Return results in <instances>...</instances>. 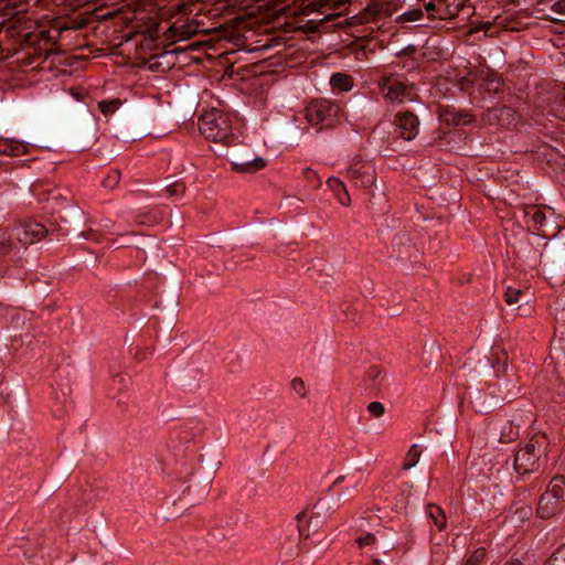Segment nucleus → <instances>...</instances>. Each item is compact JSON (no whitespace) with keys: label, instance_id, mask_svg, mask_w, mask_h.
I'll list each match as a JSON object with an SVG mask.
<instances>
[{"label":"nucleus","instance_id":"obj_1","mask_svg":"<svg viewBox=\"0 0 565 565\" xmlns=\"http://www.w3.org/2000/svg\"><path fill=\"white\" fill-rule=\"evenodd\" d=\"M0 10L7 17L0 23V31H4L9 41L6 49L8 55H21L17 61L28 66L42 64L52 53L54 43L49 31L38 29L33 20L20 15L28 10V3L23 0H6Z\"/></svg>","mask_w":565,"mask_h":565},{"label":"nucleus","instance_id":"obj_2","mask_svg":"<svg viewBox=\"0 0 565 565\" xmlns=\"http://www.w3.org/2000/svg\"><path fill=\"white\" fill-rule=\"evenodd\" d=\"M49 231L36 221L26 220L14 226L10 234L0 228V275L3 268L21 258V249L43 238Z\"/></svg>","mask_w":565,"mask_h":565},{"label":"nucleus","instance_id":"obj_3","mask_svg":"<svg viewBox=\"0 0 565 565\" xmlns=\"http://www.w3.org/2000/svg\"><path fill=\"white\" fill-rule=\"evenodd\" d=\"M199 129L201 134L213 142H222L227 147L237 146L238 137L232 132L231 119L227 115L211 110L200 117Z\"/></svg>","mask_w":565,"mask_h":565},{"label":"nucleus","instance_id":"obj_4","mask_svg":"<svg viewBox=\"0 0 565 565\" xmlns=\"http://www.w3.org/2000/svg\"><path fill=\"white\" fill-rule=\"evenodd\" d=\"M546 444V436L533 437L523 448L514 455L513 467L521 476L530 475L539 470L543 446Z\"/></svg>","mask_w":565,"mask_h":565},{"label":"nucleus","instance_id":"obj_5","mask_svg":"<svg viewBox=\"0 0 565 565\" xmlns=\"http://www.w3.org/2000/svg\"><path fill=\"white\" fill-rule=\"evenodd\" d=\"M339 110V106L328 99H315L306 108V118L311 125L330 127Z\"/></svg>","mask_w":565,"mask_h":565},{"label":"nucleus","instance_id":"obj_6","mask_svg":"<svg viewBox=\"0 0 565 565\" xmlns=\"http://www.w3.org/2000/svg\"><path fill=\"white\" fill-rule=\"evenodd\" d=\"M230 157L232 170L237 173H254L266 166L265 160L256 157L249 149L244 153L238 149H234L231 151Z\"/></svg>","mask_w":565,"mask_h":565},{"label":"nucleus","instance_id":"obj_7","mask_svg":"<svg viewBox=\"0 0 565 565\" xmlns=\"http://www.w3.org/2000/svg\"><path fill=\"white\" fill-rule=\"evenodd\" d=\"M315 11V2L308 0H285V33L301 28L298 18Z\"/></svg>","mask_w":565,"mask_h":565},{"label":"nucleus","instance_id":"obj_8","mask_svg":"<svg viewBox=\"0 0 565 565\" xmlns=\"http://www.w3.org/2000/svg\"><path fill=\"white\" fill-rule=\"evenodd\" d=\"M399 137L411 141L418 135L419 120L412 111H402L395 116L394 120Z\"/></svg>","mask_w":565,"mask_h":565},{"label":"nucleus","instance_id":"obj_9","mask_svg":"<svg viewBox=\"0 0 565 565\" xmlns=\"http://www.w3.org/2000/svg\"><path fill=\"white\" fill-rule=\"evenodd\" d=\"M348 175L358 188L367 189L375 181L374 169L366 163L355 162L349 170Z\"/></svg>","mask_w":565,"mask_h":565},{"label":"nucleus","instance_id":"obj_10","mask_svg":"<svg viewBox=\"0 0 565 565\" xmlns=\"http://www.w3.org/2000/svg\"><path fill=\"white\" fill-rule=\"evenodd\" d=\"M564 505L565 502L556 499L551 493L544 492L540 498L536 512L541 519L547 520L561 512Z\"/></svg>","mask_w":565,"mask_h":565},{"label":"nucleus","instance_id":"obj_11","mask_svg":"<svg viewBox=\"0 0 565 565\" xmlns=\"http://www.w3.org/2000/svg\"><path fill=\"white\" fill-rule=\"evenodd\" d=\"M439 116L445 124L452 126L468 125L473 120V116L469 111L457 110L449 106L440 108Z\"/></svg>","mask_w":565,"mask_h":565},{"label":"nucleus","instance_id":"obj_12","mask_svg":"<svg viewBox=\"0 0 565 565\" xmlns=\"http://www.w3.org/2000/svg\"><path fill=\"white\" fill-rule=\"evenodd\" d=\"M29 143L14 138L0 137V153L4 156L19 157L28 152Z\"/></svg>","mask_w":565,"mask_h":565},{"label":"nucleus","instance_id":"obj_13","mask_svg":"<svg viewBox=\"0 0 565 565\" xmlns=\"http://www.w3.org/2000/svg\"><path fill=\"white\" fill-rule=\"evenodd\" d=\"M525 217L530 218L537 235L546 237L547 234L544 230L546 224V213L543 209L536 205H530L524 209Z\"/></svg>","mask_w":565,"mask_h":565},{"label":"nucleus","instance_id":"obj_14","mask_svg":"<svg viewBox=\"0 0 565 565\" xmlns=\"http://www.w3.org/2000/svg\"><path fill=\"white\" fill-rule=\"evenodd\" d=\"M394 8L390 2H371L365 8V13L371 15L373 20H380L385 18H391L394 13Z\"/></svg>","mask_w":565,"mask_h":565},{"label":"nucleus","instance_id":"obj_15","mask_svg":"<svg viewBox=\"0 0 565 565\" xmlns=\"http://www.w3.org/2000/svg\"><path fill=\"white\" fill-rule=\"evenodd\" d=\"M307 518V511L303 510L301 512H299L296 518H295V523L291 525L292 526V531L295 533H291L289 534V541H294L296 544L300 543V541L303 539V537H308L309 534L308 533H305V527L302 525L303 521L306 520Z\"/></svg>","mask_w":565,"mask_h":565},{"label":"nucleus","instance_id":"obj_16","mask_svg":"<svg viewBox=\"0 0 565 565\" xmlns=\"http://www.w3.org/2000/svg\"><path fill=\"white\" fill-rule=\"evenodd\" d=\"M255 2H263L258 6L259 9L266 8L271 11L273 15L279 17L282 14V0H241L243 7H249Z\"/></svg>","mask_w":565,"mask_h":565},{"label":"nucleus","instance_id":"obj_17","mask_svg":"<svg viewBox=\"0 0 565 565\" xmlns=\"http://www.w3.org/2000/svg\"><path fill=\"white\" fill-rule=\"evenodd\" d=\"M330 85L340 92H349L353 87V79L348 74L334 73L330 78Z\"/></svg>","mask_w":565,"mask_h":565},{"label":"nucleus","instance_id":"obj_18","mask_svg":"<svg viewBox=\"0 0 565 565\" xmlns=\"http://www.w3.org/2000/svg\"><path fill=\"white\" fill-rule=\"evenodd\" d=\"M545 492L565 502V478L563 476L554 477Z\"/></svg>","mask_w":565,"mask_h":565},{"label":"nucleus","instance_id":"obj_19","mask_svg":"<svg viewBox=\"0 0 565 565\" xmlns=\"http://www.w3.org/2000/svg\"><path fill=\"white\" fill-rule=\"evenodd\" d=\"M406 86L401 82H396L388 86L386 92V98H388L393 103H402L406 96Z\"/></svg>","mask_w":565,"mask_h":565},{"label":"nucleus","instance_id":"obj_20","mask_svg":"<svg viewBox=\"0 0 565 565\" xmlns=\"http://www.w3.org/2000/svg\"><path fill=\"white\" fill-rule=\"evenodd\" d=\"M427 514L433 520L434 524L438 527V530H444L446 527V516L444 511L436 504L427 505Z\"/></svg>","mask_w":565,"mask_h":565},{"label":"nucleus","instance_id":"obj_21","mask_svg":"<svg viewBox=\"0 0 565 565\" xmlns=\"http://www.w3.org/2000/svg\"><path fill=\"white\" fill-rule=\"evenodd\" d=\"M420 455H422V449L419 448V446L417 444L412 445L405 456L403 469L408 470V469L415 467L417 465V462L419 461Z\"/></svg>","mask_w":565,"mask_h":565},{"label":"nucleus","instance_id":"obj_22","mask_svg":"<svg viewBox=\"0 0 565 565\" xmlns=\"http://www.w3.org/2000/svg\"><path fill=\"white\" fill-rule=\"evenodd\" d=\"M519 437V427L512 423H507L500 433L499 441L502 444H509L514 441Z\"/></svg>","mask_w":565,"mask_h":565},{"label":"nucleus","instance_id":"obj_23","mask_svg":"<svg viewBox=\"0 0 565 565\" xmlns=\"http://www.w3.org/2000/svg\"><path fill=\"white\" fill-rule=\"evenodd\" d=\"M366 379L371 382L372 386H379L385 377V372L380 365H372L365 373Z\"/></svg>","mask_w":565,"mask_h":565},{"label":"nucleus","instance_id":"obj_24","mask_svg":"<svg viewBox=\"0 0 565 565\" xmlns=\"http://www.w3.org/2000/svg\"><path fill=\"white\" fill-rule=\"evenodd\" d=\"M424 13L422 9H412L408 10L395 18L396 23H408V22H416L423 18Z\"/></svg>","mask_w":565,"mask_h":565},{"label":"nucleus","instance_id":"obj_25","mask_svg":"<svg viewBox=\"0 0 565 565\" xmlns=\"http://www.w3.org/2000/svg\"><path fill=\"white\" fill-rule=\"evenodd\" d=\"M449 13L450 17H455L465 7L466 0H437Z\"/></svg>","mask_w":565,"mask_h":565},{"label":"nucleus","instance_id":"obj_26","mask_svg":"<svg viewBox=\"0 0 565 565\" xmlns=\"http://www.w3.org/2000/svg\"><path fill=\"white\" fill-rule=\"evenodd\" d=\"M121 102L118 98H114L110 100H100L98 103V109L105 116L114 114L120 106Z\"/></svg>","mask_w":565,"mask_h":565},{"label":"nucleus","instance_id":"obj_27","mask_svg":"<svg viewBox=\"0 0 565 565\" xmlns=\"http://www.w3.org/2000/svg\"><path fill=\"white\" fill-rule=\"evenodd\" d=\"M425 10L430 13V18H439V19H446L447 17H450L447 11H445V8L438 2L437 4L433 1L425 3Z\"/></svg>","mask_w":565,"mask_h":565},{"label":"nucleus","instance_id":"obj_28","mask_svg":"<svg viewBox=\"0 0 565 565\" xmlns=\"http://www.w3.org/2000/svg\"><path fill=\"white\" fill-rule=\"evenodd\" d=\"M291 391L295 392L300 398H306L308 395L307 386L301 377H294L290 382Z\"/></svg>","mask_w":565,"mask_h":565},{"label":"nucleus","instance_id":"obj_29","mask_svg":"<svg viewBox=\"0 0 565 565\" xmlns=\"http://www.w3.org/2000/svg\"><path fill=\"white\" fill-rule=\"evenodd\" d=\"M523 297L524 294L522 290L512 287H508L504 294L505 302L509 306L518 303Z\"/></svg>","mask_w":565,"mask_h":565},{"label":"nucleus","instance_id":"obj_30","mask_svg":"<svg viewBox=\"0 0 565 565\" xmlns=\"http://www.w3.org/2000/svg\"><path fill=\"white\" fill-rule=\"evenodd\" d=\"M544 565H565V544L561 545Z\"/></svg>","mask_w":565,"mask_h":565},{"label":"nucleus","instance_id":"obj_31","mask_svg":"<svg viewBox=\"0 0 565 565\" xmlns=\"http://www.w3.org/2000/svg\"><path fill=\"white\" fill-rule=\"evenodd\" d=\"M486 554L487 552L484 547L476 548L467 558L463 565H480V563L484 559Z\"/></svg>","mask_w":565,"mask_h":565},{"label":"nucleus","instance_id":"obj_32","mask_svg":"<svg viewBox=\"0 0 565 565\" xmlns=\"http://www.w3.org/2000/svg\"><path fill=\"white\" fill-rule=\"evenodd\" d=\"M120 171L111 170L103 180V185L107 189H114L120 181Z\"/></svg>","mask_w":565,"mask_h":565},{"label":"nucleus","instance_id":"obj_33","mask_svg":"<svg viewBox=\"0 0 565 565\" xmlns=\"http://www.w3.org/2000/svg\"><path fill=\"white\" fill-rule=\"evenodd\" d=\"M0 403L11 404L12 403V391L9 382H0Z\"/></svg>","mask_w":565,"mask_h":565},{"label":"nucleus","instance_id":"obj_34","mask_svg":"<svg viewBox=\"0 0 565 565\" xmlns=\"http://www.w3.org/2000/svg\"><path fill=\"white\" fill-rule=\"evenodd\" d=\"M166 192L169 196L181 195L185 192V185L183 182L175 181L167 185Z\"/></svg>","mask_w":565,"mask_h":565},{"label":"nucleus","instance_id":"obj_35","mask_svg":"<svg viewBox=\"0 0 565 565\" xmlns=\"http://www.w3.org/2000/svg\"><path fill=\"white\" fill-rule=\"evenodd\" d=\"M369 413L374 417H381L385 413V407L381 402H371L367 405Z\"/></svg>","mask_w":565,"mask_h":565},{"label":"nucleus","instance_id":"obj_36","mask_svg":"<svg viewBox=\"0 0 565 565\" xmlns=\"http://www.w3.org/2000/svg\"><path fill=\"white\" fill-rule=\"evenodd\" d=\"M79 235L87 241H93L97 243L102 241L100 230L88 228L86 231H83Z\"/></svg>","mask_w":565,"mask_h":565},{"label":"nucleus","instance_id":"obj_37","mask_svg":"<svg viewBox=\"0 0 565 565\" xmlns=\"http://www.w3.org/2000/svg\"><path fill=\"white\" fill-rule=\"evenodd\" d=\"M512 508H514V513L519 515L520 521L529 519L532 513V508L527 504L520 507L513 505Z\"/></svg>","mask_w":565,"mask_h":565},{"label":"nucleus","instance_id":"obj_38","mask_svg":"<svg viewBox=\"0 0 565 565\" xmlns=\"http://www.w3.org/2000/svg\"><path fill=\"white\" fill-rule=\"evenodd\" d=\"M376 542V537L372 533H366L363 536L356 539V543L360 547L374 544Z\"/></svg>","mask_w":565,"mask_h":565},{"label":"nucleus","instance_id":"obj_39","mask_svg":"<svg viewBox=\"0 0 565 565\" xmlns=\"http://www.w3.org/2000/svg\"><path fill=\"white\" fill-rule=\"evenodd\" d=\"M328 185L335 193V195L345 189L344 184L337 178H330L328 180Z\"/></svg>","mask_w":565,"mask_h":565},{"label":"nucleus","instance_id":"obj_40","mask_svg":"<svg viewBox=\"0 0 565 565\" xmlns=\"http://www.w3.org/2000/svg\"><path fill=\"white\" fill-rule=\"evenodd\" d=\"M113 382L121 387H127L130 382V377L127 374H117L114 376Z\"/></svg>","mask_w":565,"mask_h":565},{"label":"nucleus","instance_id":"obj_41","mask_svg":"<svg viewBox=\"0 0 565 565\" xmlns=\"http://www.w3.org/2000/svg\"><path fill=\"white\" fill-rule=\"evenodd\" d=\"M337 198L342 205L348 206L350 204L351 200L347 189L342 190L339 194H337Z\"/></svg>","mask_w":565,"mask_h":565},{"label":"nucleus","instance_id":"obj_42","mask_svg":"<svg viewBox=\"0 0 565 565\" xmlns=\"http://www.w3.org/2000/svg\"><path fill=\"white\" fill-rule=\"evenodd\" d=\"M70 214L75 217L81 218L83 215V211L78 206L72 205V206H70Z\"/></svg>","mask_w":565,"mask_h":565},{"label":"nucleus","instance_id":"obj_43","mask_svg":"<svg viewBox=\"0 0 565 565\" xmlns=\"http://www.w3.org/2000/svg\"><path fill=\"white\" fill-rule=\"evenodd\" d=\"M113 226V222L109 221V220H106L104 222L100 223V232H108Z\"/></svg>","mask_w":565,"mask_h":565},{"label":"nucleus","instance_id":"obj_44","mask_svg":"<svg viewBox=\"0 0 565 565\" xmlns=\"http://www.w3.org/2000/svg\"><path fill=\"white\" fill-rule=\"evenodd\" d=\"M415 51H416V47L414 45H408L403 50V53L406 55H411V54L415 53Z\"/></svg>","mask_w":565,"mask_h":565},{"label":"nucleus","instance_id":"obj_45","mask_svg":"<svg viewBox=\"0 0 565 565\" xmlns=\"http://www.w3.org/2000/svg\"><path fill=\"white\" fill-rule=\"evenodd\" d=\"M72 96H74L77 100H81L83 97V93L77 92L75 88L70 89Z\"/></svg>","mask_w":565,"mask_h":565},{"label":"nucleus","instance_id":"obj_46","mask_svg":"<svg viewBox=\"0 0 565 565\" xmlns=\"http://www.w3.org/2000/svg\"><path fill=\"white\" fill-rule=\"evenodd\" d=\"M491 25H492L491 22H484L481 24V29H483L484 32L488 33L489 30L491 29Z\"/></svg>","mask_w":565,"mask_h":565},{"label":"nucleus","instance_id":"obj_47","mask_svg":"<svg viewBox=\"0 0 565 565\" xmlns=\"http://www.w3.org/2000/svg\"><path fill=\"white\" fill-rule=\"evenodd\" d=\"M503 565H523V564L519 559H511V561L504 563Z\"/></svg>","mask_w":565,"mask_h":565},{"label":"nucleus","instance_id":"obj_48","mask_svg":"<svg viewBox=\"0 0 565 565\" xmlns=\"http://www.w3.org/2000/svg\"><path fill=\"white\" fill-rule=\"evenodd\" d=\"M289 555L292 556V557H296V556L299 555V551L298 550L289 551Z\"/></svg>","mask_w":565,"mask_h":565},{"label":"nucleus","instance_id":"obj_49","mask_svg":"<svg viewBox=\"0 0 565 565\" xmlns=\"http://www.w3.org/2000/svg\"><path fill=\"white\" fill-rule=\"evenodd\" d=\"M343 479H344V477H342V476H341V477H339V478H337V479H335V481L333 482V486H335V484H338V483L342 482V481H343Z\"/></svg>","mask_w":565,"mask_h":565},{"label":"nucleus","instance_id":"obj_50","mask_svg":"<svg viewBox=\"0 0 565 565\" xmlns=\"http://www.w3.org/2000/svg\"><path fill=\"white\" fill-rule=\"evenodd\" d=\"M52 199H53V200H60V199H62V195H61V194H54V195L52 196Z\"/></svg>","mask_w":565,"mask_h":565},{"label":"nucleus","instance_id":"obj_51","mask_svg":"<svg viewBox=\"0 0 565 565\" xmlns=\"http://www.w3.org/2000/svg\"><path fill=\"white\" fill-rule=\"evenodd\" d=\"M60 218H61V222H63L64 224H66V223H67V220H66V217H65V216L61 215V216H60Z\"/></svg>","mask_w":565,"mask_h":565},{"label":"nucleus","instance_id":"obj_52","mask_svg":"<svg viewBox=\"0 0 565 565\" xmlns=\"http://www.w3.org/2000/svg\"><path fill=\"white\" fill-rule=\"evenodd\" d=\"M373 565H381V562L379 559H374Z\"/></svg>","mask_w":565,"mask_h":565}]
</instances>
